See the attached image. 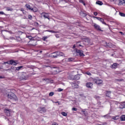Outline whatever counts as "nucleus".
Masks as SVG:
<instances>
[{
	"label": "nucleus",
	"instance_id": "1",
	"mask_svg": "<svg viewBox=\"0 0 125 125\" xmlns=\"http://www.w3.org/2000/svg\"><path fill=\"white\" fill-rule=\"evenodd\" d=\"M7 96L8 98H10V99H12L13 100H15L16 101L17 100V97L14 94V93L12 92H10L7 94Z\"/></svg>",
	"mask_w": 125,
	"mask_h": 125
},
{
	"label": "nucleus",
	"instance_id": "2",
	"mask_svg": "<svg viewBox=\"0 0 125 125\" xmlns=\"http://www.w3.org/2000/svg\"><path fill=\"white\" fill-rule=\"evenodd\" d=\"M38 111L40 113H45L46 112V109L45 107H41L38 109Z\"/></svg>",
	"mask_w": 125,
	"mask_h": 125
},
{
	"label": "nucleus",
	"instance_id": "3",
	"mask_svg": "<svg viewBox=\"0 0 125 125\" xmlns=\"http://www.w3.org/2000/svg\"><path fill=\"white\" fill-rule=\"evenodd\" d=\"M42 17H43L44 19H48L49 20V15L47 13H42Z\"/></svg>",
	"mask_w": 125,
	"mask_h": 125
},
{
	"label": "nucleus",
	"instance_id": "4",
	"mask_svg": "<svg viewBox=\"0 0 125 125\" xmlns=\"http://www.w3.org/2000/svg\"><path fill=\"white\" fill-rule=\"evenodd\" d=\"M93 82L97 84H101L102 83H103V81L100 79H93Z\"/></svg>",
	"mask_w": 125,
	"mask_h": 125
},
{
	"label": "nucleus",
	"instance_id": "5",
	"mask_svg": "<svg viewBox=\"0 0 125 125\" xmlns=\"http://www.w3.org/2000/svg\"><path fill=\"white\" fill-rule=\"evenodd\" d=\"M76 52L77 53V55H80V56H84L83 52L81 50H76Z\"/></svg>",
	"mask_w": 125,
	"mask_h": 125
},
{
	"label": "nucleus",
	"instance_id": "6",
	"mask_svg": "<svg viewBox=\"0 0 125 125\" xmlns=\"http://www.w3.org/2000/svg\"><path fill=\"white\" fill-rule=\"evenodd\" d=\"M9 62L11 65H13L14 66H16L17 64H18V62L17 61L11 60Z\"/></svg>",
	"mask_w": 125,
	"mask_h": 125
},
{
	"label": "nucleus",
	"instance_id": "7",
	"mask_svg": "<svg viewBox=\"0 0 125 125\" xmlns=\"http://www.w3.org/2000/svg\"><path fill=\"white\" fill-rule=\"evenodd\" d=\"M118 5H125V0H119Z\"/></svg>",
	"mask_w": 125,
	"mask_h": 125
},
{
	"label": "nucleus",
	"instance_id": "8",
	"mask_svg": "<svg viewBox=\"0 0 125 125\" xmlns=\"http://www.w3.org/2000/svg\"><path fill=\"white\" fill-rule=\"evenodd\" d=\"M51 57H52V58H56L58 57V55L57 54V52L52 53L51 54Z\"/></svg>",
	"mask_w": 125,
	"mask_h": 125
},
{
	"label": "nucleus",
	"instance_id": "9",
	"mask_svg": "<svg viewBox=\"0 0 125 125\" xmlns=\"http://www.w3.org/2000/svg\"><path fill=\"white\" fill-rule=\"evenodd\" d=\"M4 112H5V114L7 115V116H10L11 110L10 109H5L4 110Z\"/></svg>",
	"mask_w": 125,
	"mask_h": 125
},
{
	"label": "nucleus",
	"instance_id": "10",
	"mask_svg": "<svg viewBox=\"0 0 125 125\" xmlns=\"http://www.w3.org/2000/svg\"><path fill=\"white\" fill-rule=\"evenodd\" d=\"M93 85V84L91 83H86V86L87 87H88L89 88H91Z\"/></svg>",
	"mask_w": 125,
	"mask_h": 125
},
{
	"label": "nucleus",
	"instance_id": "11",
	"mask_svg": "<svg viewBox=\"0 0 125 125\" xmlns=\"http://www.w3.org/2000/svg\"><path fill=\"white\" fill-rule=\"evenodd\" d=\"M94 27L95 29H96V30H99V31L101 30V29H100V26H99V25L96 24V23L94 24Z\"/></svg>",
	"mask_w": 125,
	"mask_h": 125
},
{
	"label": "nucleus",
	"instance_id": "12",
	"mask_svg": "<svg viewBox=\"0 0 125 125\" xmlns=\"http://www.w3.org/2000/svg\"><path fill=\"white\" fill-rule=\"evenodd\" d=\"M25 6L26 8H27L28 9H29V10H33L34 11V8L31 7V6H30V5L26 4L25 5Z\"/></svg>",
	"mask_w": 125,
	"mask_h": 125
},
{
	"label": "nucleus",
	"instance_id": "13",
	"mask_svg": "<svg viewBox=\"0 0 125 125\" xmlns=\"http://www.w3.org/2000/svg\"><path fill=\"white\" fill-rule=\"evenodd\" d=\"M104 45L106 47H111L112 46V44L111 43L105 42Z\"/></svg>",
	"mask_w": 125,
	"mask_h": 125
},
{
	"label": "nucleus",
	"instance_id": "14",
	"mask_svg": "<svg viewBox=\"0 0 125 125\" xmlns=\"http://www.w3.org/2000/svg\"><path fill=\"white\" fill-rule=\"evenodd\" d=\"M71 85L73 88H77L79 86V85L75 83H72Z\"/></svg>",
	"mask_w": 125,
	"mask_h": 125
},
{
	"label": "nucleus",
	"instance_id": "15",
	"mask_svg": "<svg viewBox=\"0 0 125 125\" xmlns=\"http://www.w3.org/2000/svg\"><path fill=\"white\" fill-rule=\"evenodd\" d=\"M120 109H124V108H125V103L124 102L121 104L120 105Z\"/></svg>",
	"mask_w": 125,
	"mask_h": 125
},
{
	"label": "nucleus",
	"instance_id": "16",
	"mask_svg": "<svg viewBox=\"0 0 125 125\" xmlns=\"http://www.w3.org/2000/svg\"><path fill=\"white\" fill-rule=\"evenodd\" d=\"M85 42H87L88 44H89L90 45H91V44L90 43V39L87 38L85 39Z\"/></svg>",
	"mask_w": 125,
	"mask_h": 125
},
{
	"label": "nucleus",
	"instance_id": "17",
	"mask_svg": "<svg viewBox=\"0 0 125 125\" xmlns=\"http://www.w3.org/2000/svg\"><path fill=\"white\" fill-rule=\"evenodd\" d=\"M58 56H64V54L61 52H57Z\"/></svg>",
	"mask_w": 125,
	"mask_h": 125
},
{
	"label": "nucleus",
	"instance_id": "18",
	"mask_svg": "<svg viewBox=\"0 0 125 125\" xmlns=\"http://www.w3.org/2000/svg\"><path fill=\"white\" fill-rule=\"evenodd\" d=\"M80 79V76L79 75H75L74 77V80H79Z\"/></svg>",
	"mask_w": 125,
	"mask_h": 125
},
{
	"label": "nucleus",
	"instance_id": "19",
	"mask_svg": "<svg viewBox=\"0 0 125 125\" xmlns=\"http://www.w3.org/2000/svg\"><path fill=\"white\" fill-rule=\"evenodd\" d=\"M47 32H49V33H53V34H57V31L50 30H47Z\"/></svg>",
	"mask_w": 125,
	"mask_h": 125
},
{
	"label": "nucleus",
	"instance_id": "20",
	"mask_svg": "<svg viewBox=\"0 0 125 125\" xmlns=\"http://www.w3.org/2000/svg\"><path fill=\"white\" fill-rule=\"evenodd\" d=\"M120 119H121V121H125V115H122L121 116Z\"/></svg>",
	"mask_w": 125,
	"mask_h": 125
},
{
	"label": "nucleus",
	"instance_id": "21",
	"mask_svg": "<svg viewBox=\"0 0 125 125\" xmlns=\"http://www.w3.org/2000/svg\"><path fill=\"white\" fill-rule=\"evenodd\" d=\"M67 60L68 62H72V61H74V60H75V59L73 58H69L67 59Z\"/></svg>",
	"mask_w": 125,
	"mask_h": 125
},
{
	"label": "nucleus",
	"instance_id": "22",
	"mask_svg": "<svg viewBox=\"0 0 125 125\" xmlns=\"http://www.w3.org/2000/svg\"><path fill=\"white\" fill-rule=\"evenodd\" d=\"M22 68H23V66H20L18 67H15L16 70L17 71H19V70H20L21 69H22Z\"/></svg>",
	"mask_w": 125,
	"mask_h": 125
},
{
	"label": "nucleus",
	"instance_id": "23",
	"mask_svg": "<svg viewBox=\"0 0 125 125\" xmlns=\"http://www.w3.org/2000/svg\"><path fill=\"white\" fill-rule=\"evenodd\" d=\"M96 4H99V5H102V4H103V3L102 2V1H96Z\"/></svg>",
	"mask_w": 125,
	"mask_h": 125
},
{
	"label": "nucleus",
	"instance_id": "24",
	"mask_svg": "<svg viewBox=\"0 0 125 125\" xmlns=\"http://www.w3.org/2000/svg\"><path fill=\"white\" fill-rule=\"evenodd\" d=\"M117 66H118V64L117 63H114L113 64H112V67L113 68V69H116Z\"/></svg>",
	"mask_w": 125,
	"mask_h": 125
},
{
	"label": "nucleus",
	"instance_id": "25",
	"mask_svg": "<svg viewBox=\"0 0 125 125\" xmlns=\"http://www.w3.org/2000/svg\"><path fill=\"white\" fill-rule=\"evenodd\" d=\"M119 118H120V116H117L116 117H113L112 118V120H118L119 119Z\"/></svg>",
	"mask_w": 125,
	"mask_h": 125
},
{
	"label": "nucleus",
	"instance_id": "26",
	"mask_svg": "<svg viewBox=\"0 0 125 125\" xmlns=\"http://www.w3.org/2000/svg\"><path fill=\"white\" fill-rule=\"evenodd\" d=\"M62 116H64V117H67V113L65 112H62Z\"/></svg>",
	"mask_w": 125,
	"mask_h": 125
},
{
	"label": "nucleus",
	"instance_id": "27",
	"mask_svg": "<svg viewBox=\"0 0 125 125\" xmlns=\"http://www.w3.org/2000/svg\"><path fill=\"white\" fill-rule=\"evenodd\" d=\"M119 15H120V16H122L123 17H125V14L124 13L120 12Z\"/></svg>",
	"mask_w": 125,
	"mask_h": 125
},
{
	"label": "nucleus",
	"instance_id": "28",
	"mask_svg": "<svg viewBox=\"0 0 125 125\" xmlns=\"http://www.w3.org/2000/svg\"><path fill=\"white\" fill-rule=\"evenodd\" d=\"M100 21L102 22V23H103V24H104V25H106V24L105 23V22H104V19H101L100 20Z\"/></svg>",
	"mask_w": 125,
	"mask_h": 125
},
{
	"label": "nucleus",
	"instance_id": "29",
	"mask_svg": "<svg viewBox=\"0 0 125 125\" xmlns=\"http://www.w3.org/2000/svg\"><path fill=\"white\" fill-rule=\"evenodd\" d=\"M6 10H7V11H12V10H13V9L10 8L9 7H7Z\"/></svg>",
	"mask_w": 125,
	"mask_h": 125
},
{
	"label": "nucleus",
	"instance_id": "30",
	"mask_svg": "<svg viewBox=\"0 0 125 125\" xmlns=\"http://www.w3.org/2000/svg\"><path fill=\"white\" fill-rule=\"evenodd\" d=\"M79 2L83 3V5H85V3H84L83 0H79Z\"/></svg>",
	"mask_w": 125,
	"mask_h": 125
},
{
	"label": "nucleus",
	"instance_id": "31",
	"mask_svg": "<svg viewBox=\"0 0 125 125\" xmlns=\"http://www.w3.org/2000/svg\"><path fill=\"white\" fill-rule=\"evenodd\" d=\"M49 96H53L54 95V93L53 92H51L49 94Z\"/></svg>",
	"mask_w": 125,
	"mask_h": 125
},
{
	"label": "nucleus",
	"instance_id": "32",
	"mask_svg": "<svg viewBox=\"0 0 125 125\" xmlns=\"http://www.w3.org/2000/svg\"><path fill=\"white\" fill-rule=\"evenodd\" d=\"M110 94H111V92H107L106 93V96L110 97Z\"/></svg>",
	"mask_w": 125,
	"mask_h": 125
},
{
	"label": "nucleus",
	"instance_id": "33",
	"mask_svg": "<svg viewBox=\"0 0 125 125\" xmlns=\"http://www.w3.org/2000/svg\"><path fill=\"white\" fill-rule=\"evenodd\" d=\"M47 38H48L47 36H44L42 38V40L43 41H45L46 40V39H47Z\"/></svg>",
	"mask_w": 125,
	"mask_h": 125
},
{
	"label": "nucleus",
	"instance_id": "34",
	"mask_svg": "<svg viewBox=\"0 0 125 125\" xmlns=\"http://www.w3.org/2000/svg\"><path fill=\"white\" fill-rule=\"evenodd\" d=\"M58 91H59V92L63 91V89L58 88Z\"/></svg>",
	"mask_w": 125,
	"mask_h": 125
},
{
	"label": "nucleus",
	"instance_id": "35",
	"mask_svg": "<svg viewBox=\"0 0 125 125\" xmlns=\"http://www.w3.org/2000/svg\"><path fill=\"white\" fill-rule=\"evenodd\" d=\"M95 98H96V99H100V97H99V96H95Z\"/></svg>",
	"mask_w": 125,
	"mask_h": 125
},
{
	"label": "nucleus",
	"instance_id": "36",
	"mask_svg": "<svg viewBox=\"0 0 125 125\" xmlns=\"http://www.w3.org/2000/svg\"><path fill=\"white\" fill-rule=\"evenodd\" d=\"M72 110H73V111H77L78 109H77V108L76 107H74V108H72Z\"/></svg>",
	"mask_w": 125,
	"mask_h": 125
},
{
	"label": "nucleus",
	"instance_id": "37",
	"mask_svg": "<svg viewBox=\"0 0 125 125\" xmlns=\"http://www.w3.org/2000/svg\"><path fill=\"white\" fill-rule=\"evenodd\" d=\"M28 19H30V20H32V16L28 15Z\"/></svg>",
	"mask_w": 125,
	"mask_h": 125
},
{
	"label": "nucleus",
	"instance_id": "38",
	"mask_svg": "<svg viewBox=\"0 0 125 125\" xmlns=\"http://www.w3.org/2000/svg\"><path fill=\"white\" fill-rule=\"evenodd\" d=\"M77 45H79V46H83L82 44H80V42H77Z\"/></svg>",
	"mask_w": 125,
	"mask_h": 125
},
{
	"label": "nucleus",
	"instance_id": "39",
	"mask_svg": "<svg viewBox=\"0 0 125 125\" xmlns=\"http://www.w3.org/2000/svg\"><path fill=\"white\" fill-rule=\"evenodd\" d=\"M87 75H88V76H91V73H90V72H87L86 73Z\"/></svg>",
	"mask_w": 125,
	"mask_h": 125
},
{
	"label": "nucleus",
	"instance_id": "40",
	"mask_svg": "<svg viewBox=\"0 0 125 125\" xmlns=\"http://www.w3.org/2000/svg\"><path fill=\"white\" fill-rule=\"evenodd\" d=\"M97 14H98L97 13V12H94V15L95 16H97Z\"/></svg>",
	"mask_w": 125,
	"mask_h": 125
},
{
	"label": "nucleus",
	"instance_id": "41",
	"mask_svg": "<svg viewBox=\"0 0 125 125\" xmlns=\"http://www.w3.org/2000/svg\"><path fill=\"white\" fill-rule=\"evenodd\" d=\"M95 18H96V19H98V20H99L100 21V20H101V18H99V17H95Z\"/></svg>",
	"mask_w": 125,
	"mask_h": 125
},
{
	"label": "nucleus",
	"instance_id": "42",
	"mask_svg": "<svg viewBox=\"0 0 125 125\" xmlns=\"http://www.w3.org/2000/svg\"><path fill=\"white\" fill-rule=\"evenodd\" d=\"M107 125V123L104 122L103 124L101 125V124H97V125Z\"/></svg>",
	"mask_w": 125,
	"mask_h": 125
},
{
	"label": "nucleus",
	"instance_id": "43",
	"mask_svg": "<svg viewBox=\"0 0 125 125\" xmlns=\"http://www.w3.org/2000/svg\"><path fill=\"white\" fill-rule=\"evenodd\" d=\"M4 63V64H10V62H9H9H5Z\"/></svg>",
	"mask_w": 125,
	"mask_h": 125
},
{
	"label": "nucleus",
	"instance_id": "44",
	"mask_svg": "<svg viewBox=\"0 0 125 125\" xmlns=\"http://www.w3.org/2000/svg\"><path fill=\"white\" fill-rule=\"evenodd\" d=\"M0 14L3 15V14H4V13L3 12H0Z\"/></svg>",
	"mask_w": 125,
	"mask_h": 125
},
{
	"label": "nucleus",
	"instance_id": "45",
	"mask_svg": "<svg viewBox=\"0 0 125 125\" xmlns=\"http://www.w3.org/2000/svg\"><path fill=\"white\" fill-rule=\"evenodd\" d=\"M28 39H29L30 40L32 39V37H31V36H28Z\"/></svg>",
	"mask_w": 125,
	"mask_h": 125
},
{
	"label": "nucleus",
	"instance_id": "46",
	"mask_svg": "<svg viewBox=\"0 0 125 125\" xmlns=\"http://www.w3.org/2000/svg\"><path fill=\"white\" fill-rule=\"evenodd\" d=\"M52 125H58V124H57V123H53Z\"/></svg>",
	"mask_w": 125,
	"mask_h": 125
},
{
	"label": "nucleus",
	"instance_id": "47",
	"mask_svg": "<svg viewBox=\"0 0 125 125\" xmlns=\"http://www.w3.org/2000/svg\"><path fill=\"white\" fill-rule=\"evenodd\" d=\"M0 79H4V77L0 76Z\"/></svg>",
	"mask_w": 125,
	"mask_h": 125
},
{
	"label": "nucleus",
	"instance_id": "48",
	"mask_svg": "<svg viewBox=\"0 0 125 125\" xmlns=\"http://www.w3.org/2000/svg\"><path fill=\"white\" fill-rule=\"evenodd\" d=\"M80 96H81L82 97H83V94H79Z\"/></svg>",
	"mask_w": 125,
	"mask_h": 125
},
{
	"label": "nucleus",
	"instance_id": "49",
	"mask_svg": "<svg viewBox=\"0 0 125 125\" xmlns=\"http://www.w3.org/2000/svg\"><path fill=\"white\" fill-rule=\"evenodd\" d=\"M111 1H117V0H110Z\"/></svg>",
	"mask_w": 125,
	"mask_h": 125
},
{
	"label": "nucleus",
	"instance_id": "50",
	"mask_svg": "<svg viewBox=\"0 0 125 125\" xmlns=\"http://www.w3.org/2000/svg\"><path fill=\"white\" fill-rule=\"evenodd\" d=\"M35 25H39V23H38V22H35Z\"/></svg>",
	"mask_w": 125,
	"mask_h": 125
},
{
	"label": "nucleus",
	"instance_id": "51",
	"mask_svg": "<svg viewBox=\"0 0 125 125\" xmlns=\"http://www.w3.org/2000/svg\"><path fill=\"white\" fill-rule=\"evenodd\" d=\"M56 103H58V104L60 105V103L58 102H56Z\"/></svg>",
	"mask_w": 125,
	"mask_h": 125
},
{
	"label": "nucleus",
	"instance_id": "52",
	"mask_svg": "<svg viewBox=\"0 0 125 125\" xmlns=\"http://www.w3.org/2000/svg\"><path fill=\"white\" fill-rule=\"evenodd\" d=\"M56 37L57 38H59V36H58V35H56Z\"/></svg>",
	"mask_w": 125,
	"mask_h": 125
},
{
	"label": "nucleus",
	"instance_id": "53",
	"mask_svg": "<svg viewBox=\"0 0 125 125\" xmlns=\"http://www.w3.org/2000/svg\"><path fill=\"white\" fill-rule=\"evenodd\" d=\"M120 34H122V35H124V34H123V32H120Z\"/></svg>",
	"mask_w": 125,
	"mask_h": 125
},
{
	"label": "nucleus",
	"instance_id": "54",
	"mask_svg": "<svg viewBox=\"0 0 125 125\" xmlns=\"http://www.w3.org/2000/svg\"><path fill=\"white\" fill-rule=\"evenodd\" d=\"M84 14V16H86V14Z\"/></svg>",
	"mask_w": 125,
	"mask_h": 125
},
{
	"label": "nucleus",
	"instance_id": "55",
	"mask_svg": "<svg viewBox=\"0 0 125 125\" xmlns=\"http://www.w3.org/2000/svg\"><path fill=\"white\" fill-rule=\"evenodd\" d=\"M75 47H76V46L74 45L73 46V48H75Z\"/></svg>",
	"mask_w": 125,
	"mask_h": 125
},
{
	"label": "nucleus",
	"instance_id": "56",
	"mask_svg": "<svg viewBox=\"0 0 125 125\" xmlns=\"http://www.w3.org/2000/svg\"><path fill=\"white\" fill-rule=\"evenodd\" d=\"M118 81H120V82H121V81H123V80H118Z\"/></svg>",
	"mask_w": 125,
	"mask_h": 125
},
{
	"label": "nucleus",
	"instance_id": "57",
	"mask_svg": "<svg viewBox=\"0 0 125 125\" xmlns=\"http://www.w3.org/2000/svg\"><path fill=\"white\" fill-rule=\"evenodd\" d=\"M83 12H81L80 13L81 14H83Z\"/></svg>",
	"mask_w": 125,
	"mask_h": 125
},
{
	"label": "nucleus",
	"instance_id": "58",
	"mask_svg": "<svg viewBox=\"0 0 125 125\" xmlns=\"http://www.w3.org/2000/svg\"><path fill=\"white\" fill-rule=\"evenodd\" d=\"M104 117H107V115H104Z\"/></svg>",
	"mask_w": 125,
	"mask_h": 125
},
{
	"label": "nucleus",
	"instance_id": "59",
	"mask_svg": "<svg viewBox=\"0 0 125 125\" xmlns=\"http://www.w3.org/2000/svg\"><path fill=\"white\" fill-rule=\"evenodd\" d=\"M42 51H40V53H42Z\"/></svg>",
	"mask_w": 125,
	"mask_h": 125
},
{
	"label": "nucleus",
	"instance_id": "60",
	"mask_svg": "<svg viewBox=\"0 0 125 125\" xmlns=\"http://www.w3.org/2000/svg\"><path fill=\"white\" fill-rule=\"evenodd\" d=\"M56 0H54V1H56Z\"/></svg>",
	"mask_w": 125,
	"mask_h": 125
}]
</instances>
